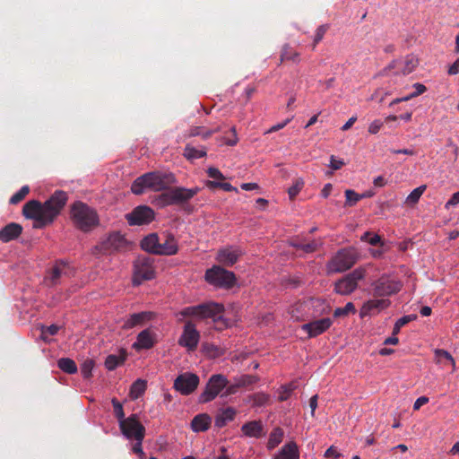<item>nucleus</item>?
Masks as SVG:
<instances>
[{
    "label": "nucleus",
    "mask_w": 459,
    "mask_h": 459,
    "mask_svg": "<svg viewBox=\"0 0 459 459\" xmlns=\"http://www.w3.org/2000/svg\"><path fill=\"white\" fill-rule=\"evenodd\" d=\"M176 182L177 179L173 173L155 170L144 173L134 179L131 186V191L137 195L143 194L145 190L161 192Z\"/></svg>",
    "instance_id": "obj_1"
},
{
    "label": "nucleus",
    "mask_w": 459,
    "mask_h": 459,
    "mask_svg": "<svg viewBox=\"0 0 459 459\" xmlns=\"http://www.w3.org/2000/svg\"><path fill=\"white\" fill-rule=\"evenodd\" d=\"M70 217L74 226L82 232H90L99 225L97 212L81 201L71 205Z\"/></svg>",
    "instance_id": "obj_2"
},
{
    "label": "nucleus",
    "mask_w": 459,
    "mask_h": 459,
    "mask_svg": "<svg viewBox=\"0 0 459 459\" xmlns=\"http://www.w3.org/2000/svg\"><path fill=\"white\" fill-rule=\"evenodd\" d=\"M200 191L201 188L198 186L192 188L169 186L168 189L161 191L162 193L155 198L154 203L160 207L182 205L190 201Z\"/></svg>",
    "instance_id": "obj_3"
},
{
    "label": "nucleus",
    "mask_w": 459,
    "mask_h": 459,
    "mask_svg": "<svg viewBox=\"0 0 459 459\" xmlns=\"http://www.w3.org/2000/svg\"><path fill=\"white\" fill-rule=\"evenodd\" d=\"M130 242L119 231H113L101 238L94 249L98 254L108 255L126 251Z\"/></svg>",
    "instance_id": "obj_4"
},
{
    "label": "nucleus",
    "mask_w": 459,
    "mask_h": 459,
    "mask_svg": "<svg viewBox=\"0 0 459 459\" xmlns=\"http://www.w3.org/2000/svg\"><path fill=\"white\" fill-rule=\"evenodd\" d=\"M205 280L215 287L230 289L234 286L236 276L234 273L220 265H213L212 268L206 270Z\"/></svg>",
    "instance_id": "obj_5"
},
{
    "label": "nucleus",
    "mask_w": 459,
    "mask_h": 459,
    "mask_svg": "<svg viewBox=\"0 0 459 459\" xmlns=\"http://www.w3.org/2000/svg\"><path fill=\"white\" fill-rule=\"evenodd\" d=\"M358 253L353 248H343L337 252L328 264L333 273H342L351 268L358 260Z\"/></svg>",
    "instance_id": "obj_6"
},
{
    "label": "nucleus",
    "mask_w": 459,
    "mask_h": 459,
    "mask_svg": "<svg viewBox=\"0 0 459 459\" xmlns=\"http://www.w3.org/2000/svg\"><path fill=\"white\" fill-rule=\"evenodd\" d=\"M419 65V59L414 55H408L403 58L392 61L383 69L381 74L387 75L393 72L394 75H407L413 72Z\"/></svg>",
    "instance_id": "obj_7"
},
{
    "label": "nucleus",
    "mask_w": 459,
    "mask_h": 459,
    "mask_svg": "<svg viewBox=\"0 0 459 459\" xmlns=\"http://www.w3.org/2000/svg\"><path fill=\"white\" fill-rule=\"evenodd\" d=\"M118 425L123 436L129 440H140L145 437V428L136 414H131L126 420H120Z\"/></svg>",
    "instance_id": "obj_8"
},
{
    "label": "nucleus",
    "mask_w": 459,
    "mask_h": 459,
    "mask_svg": "<svg viewBox=\"0 0 459 459\" xmlns=\"http://www.w3.org/2000/svg\"><path fill=\"white\" fill-rule=\"evenodd\" d=\"M68 200L67 193L62 190H56L44 204L45 212L48 216L49 223L60 213Z\"/></svg>",
    "instance_id": "obj_9"
},
{
    "label": "nucleus",
    "mask_w": 459,
    "mask_h": 459,
    "mask_svg": "<svg viewBox=\"0 0 459 459\" xmlns=\"http://www.w3.org/2000/svg\"><path fill=\"white\" fill-rule=\"evenodd\" d=\"M227 385L228 380L225 376L221 374L212 375L209 378L204 391L201 394L199 402L205 403L212 401Z\"/></svg>",
    "instance_id": "obj_10"
},
{
    "label": "nucleus",
    "mask_w": 459,
    "mask_h": 459,
    "mask_svg": "<svg viewBox=\"0 0 459 459\" xmlns=\"http://www.w3.org/2000/svg\"><path fill=\"white\" fill-rule=\"evenodd\" d=\"M365 276V270L357 268L335 283L334 290L341 295H349L358 287V282Z\"/></svg>",
    "instance_id": "obj_11"
},
{
    "label": "nucleus",
    "mask_w": 459,
    "mask_h": 459,
    "mask_svg": "<svg viewBox=\"0 0 459 459\" xmlns=\"http://www.w3.org/2000/svg\"><path fill=\"white\" fill-rule=\"evenodd\" d=\"M155 218L154 211L147 205H139L126 214V219L131 226L150 224Z\"/></svg>",
    "instance_id": "obj_12"
},
{
    "label": "nucleus",
    "mask_w": 459,
    "mask_h": 459,
    "mask_svg": "<svg viewBox=\"0 0 459 459\" xmlns=\"http://www.w3.org/2000/svg\"><path fill=\"white\" fill-rule=\"evenodd\" d=\"M22 214L27 219H32L38 222V227H44L49 224L43 204L39 201L30 200L27 202L22 208Z\"/></svg>",
    "instance_id": "obj_13"
},
{
    "label": "nucleus",
    "mask_w": 459,
    "mask_h": 459,
    "mask_svg": "<svg viewBox=\"0 0 459 459\" xmlns=\"http://www.w3.org/2000/svg\"><path fill=\"white\" fill-rule=\"evenodd\" d=\"M203 307L199 312L200 318H212L213 322L217 323L220 327H226L228 325L227 321L223 318L222 313L224 307L222 304L216 302H207L200 304Z\"/></svg>",
    "instance_id": "obj_14"
},
{
    "label": "nucleus",
    "mask_w": 459,
    "mask_h": 459,
    "mask_svg": "<svg viewBox=\"0 0 459 459\" xmlns=\"http://www.w3.org/2000/svg\"><path fill=\"white\" fill-rule=\"evenodd\" d=\"M373 296L376 298H383L395 294L401 290L402 284L400 281L391 280L386 277H381L373 284Z\"/></svg>",
    "instance_id": "obj_15"
},
{
    "label": "nucleus",
    "mask_w": 459,
    "mask_h": 459,
    "mask_svg": "<svg viewBox=\"0 0 459 459\" xmlns=\"http://www.w3.org/2000/svg\"><path fill=\"white\" fill-rule=\"evenodd\" d=\"M199 341L200 333L191 321H187L185 324L183 333L178 339V344L186 348L188 351H194L196 350Z\"/></svg>",
    "instance_id": "obj_16"
},
{
    "label": "nucleus",
    "mask_w": 459,
    "mask_h": 459,
    "mask_svg": "<svg viewBox=\"0 0 459 459\" xmlns=\"http://www.w3.org/2000/svg\"><path fill=\"white\" fill-rule=\"evenodd\" d=\"M198 385V376L189 372L179 375L174 381V388L183 395L192 394Z\"/></svg>",
    "instance_id": "obj_17"
},
{
    "label": "nucleus",
    "mask_w": 459,
    "mask_h": 459,
    "mask_svg": "<svg viewBox=\"0 0 459 459\" xmlns=\"http://www.w3.org/2000/svg\"><path fill=\"white\" fill-rule=\"evenodd\" d=\"M155 272L149 258L138 259L134 264V285H140L143 281L154 278Z\"/></svg>",
    "instance_id": "obj_18"
},
{
    "label": "nucleus",
    "mask_w": 459,
    "mask_h": 459,
    "mask_svg": "<svg viewBox=\"0 0 459 459\" xmlns=\"http://www.w3.org/2000/svg\"><path fill=\"white\" fill-rule=\"evenodd\" d=\"M242 255L243 252L239 247L230 246L217 252L216 260L224 266H232Z\"/></svg>",
    "instance_id": "obj_19"
},
{
    "label": "nucleus",
    "mask_w": 459,
    "mask_h": 459,
    "mask_svg": "<svg viewBox=\"0 0 459 459\" xmlns=\"http://www.w3.org/2000/svg\"><path fill=\"white\" fill-rule=\"evenodd\" d=\"M333 322L329 317L311 321L302 325V330L307 333L309 337H316L330 328Z\"/></svg>",
    "instance_id": "obj_20"
},
{
    "label": "nucleus",
    "mask_w": 459,
    "mask_h": 459,
    "mask_svg": "<svg viewBox=\"0 0 459 459\" xmlns=\"http://www.w3.org/2000/svg\"><path fill=\"white\" fill-rule=\"evenodd\" d=\"M65 276H69V266L66 263L59 261L50 269L46 281L48 285L55 286L59 284Z\"/></svg>",
    "instance_id": "obj_21"
},
{
    "label": "nucleus",
    "mask_w": 459,
    "mask_h": 459,
    "mask_svg": "<svg viewBox=\"0 0 459 459\" xmlns=\"http://www.w3.org/2000/svg\"><path fill=\"white\" fill-rule=\"evenodd\" d=\"M391 301L389 299H370L363 304L360 308L359 316L360 317H365L368 316H372L379 313L384 308H386L390 306Z\"/></svg>",
    "instance_id": "obj_22"
},
{
    "label": "nucleus",
    "mask_w": 459,
    "mask_h": 459,
    "mask_svg": "<svg viewBox=\"0 0 459 459\" xmlns=\"http://www.w3.org/2000/svg\"><path fill=\"white\" fill-rule=\"evenodd\" d=\"M153 317L154 313L151 311H143L140 313L132 314L127 319L125 320L122 325V329L130 330L136 326H143L146 322L152 320Z\"/></svg>",
    "instance_id": "obj_23"
},
{
    "label": "nucleus",
    "mask_w": 459,
    "mask_h": 459,
    "mask_svg": "<svg viewBox=\"0 0 459 459\" xmlns=\"http://www.w3.org/2000/svg\"><path fill=\"white\" fill-rule=\"evenodd\" d=\"M155 337L156 334L152 330L144 329L138 333L136 341L133 343V348L136 351L149 350L154 346Z\"/></svg>",
    "instance_id": "obj_24"
},
{
    "label": "nucleus",
    "mask_w": 459,
    "mask_h": 459,
    "mask_svg": "<svg viewBox=\"0 0 459 459\" xmlns=\"http://www.w3.org/2000/svg\"><path fill=\"white\" fill-rule=\"evenodd\" d=\"M22 232V227L16 222H10L0 230V241L7 243L16 239Z\"/></svg>",
    "instance_id": "obj_25"
},
{
    "label": "nucleus",
    "mask_w": 459,
    "mask_h": 459,
    "mask_svg": "<svg viewBox=\"0 0 459 459\" xmlns=\"http://www.w3.org/2000/svg\"><path fill=\"white\" fill-rule=\"evenodd\" d=\"M178 250V243L175 238L171 235H168L162 243L160 242L159 251H156V255H172L177 254Z\"/></svg>",
    "instance_id": "obj_26"
},
{
    "label": "nucleus",
    "mask_w": 459,
    "mask_h": 459,
    "mask_svg": "<svg viewBox=\"0 0 459 459\" xmlns=\"http://www.w3.org/2000/svg\"><path fill=\"white\" fill-rule=\"evenodd\" d=\"M299 451L297 444L294 441H290L285 444L280 450V452L274 456V459H299Z\"/></svg>",
    "instance_id": "obj_27"
},
{
    "label": "nucleus",
    "mask_w": 459,
    "mask_h": 459,
    "mask_svg": "<svg viewBox=\"0 0 459 459\" xmlns=\"http://www.w3.org/2000/svg\"><path fill=\"white\" fill-rule=\"evenodd\" d=\"M211 422L212 420L208 414H198L192 420L191 428L195 432L205 431L210 428Z\"/></svg>",
    "instance_id": "obj_28"
},
{
    "label": "nucleus",
    "mask_w": 459,
    "mask_h": 459,
    "mask_svg": "<svg viewBox=\"0 0 459 459\" xmlns=\"http://www.w3.org/2000/svg\"><path fill=\"white\" fill-rule=\"evenodd\" d=\"M244 435L250 437H260L264 435V428L260 421H249L241 428Z\"/></svg>",
    "instance_id": "obj_29"
},
{
    "label": "nucleus",
    "mask_w": 459,
    "mask_h": 459,
    "mask_svg": "<svg viewBox=\"0 0 459 459\" xmlns=\"http://www.w3.org/2000/svg\"><path fill=\"white\" fill-rule=\"evenodd\" d=\"M284 61H292L299 63L300 61L299 53L296 51L290 44H284L280 53V63L281 65Z\"/></svg>",
    "instance_id": "obj_30"
},
{
    "label": "nucleus",
    "mask_w": 459,
    "mask_h": 459,
    "mask_svg": "<svg viewBox=\"0 0 459 459\" xmlns=\"http://www.w3.org/2000/svg\"><path fill=\"white\" fill-rule=\"evenodd\" d=\"M236 413V410L232 407L221 410L215 418V426L217 428L224 427L229 421L234 420Z\"/></svg>",
    "instance_id": "obj_31"
},
{
    "label": "nucleus",
    "mask_w": 459,
    "mask_h": 459,
    "mask_svg": "<svg viewBox=\"0 0 459 459\" xmlns=\"http://www.w3.org/2000/svg\"><path fill=\"white\" fill-rule=\"evenodd\" d=\"M160 239L157 234L152 233L143 238L141 241V247L152 254H156L159 251Z\"/></svg>",
    "instance_id": "obj_32"
},
{
    "label": "nucleus",
    "mask_w": 459,
    "mask_h": 459,
    "mask_svg": "<svg viewBox=\"0 0 459 459\" xmlns=\"http://www.w3.org/2000/svg\"><path fill=\"white\" fill-rule=\"evenodd\" d=\"M126 356L127 353L125 350H121L119 354H110L106 358L105 367L108 370H114L125 362Z\"/></svg>",
    "instance_id": "obj_33"
},
{
    "label": "nucleus",
    "mask_w": 459,
    "mask_h": 459,
    "mask_svg": "<svg viewBox=\"0 0 459 459\" xmlns=\"http://www.w3.org/2000/svg\"><path fill=\"white\" fill-rule=\"evenodd\" d=\"M310 305L315 309L313 313L315 317L330 312V307L323 299H313L310 300Z\"/></svg>",
    "instance_id": "obj_34"
},
{
    "label": "nucleus",
    "mask_w": 459,
    "mask_h": 459,
    "mask_svg": "<svg viewBox=\"0 0 459 459\" xmlns=\"http://www.w3.org/2000/svg\"><path fill=\"white\" fill-rule=\"evenodd\" d=\"M283 438V430L281 428H275L273 429V431L270 433L267 447L268 449H273L275 448Z\"/></svg>",
    "instance_id": "obj_35"
},
{
    "label": "nucleus",
    "mask_w": 459,
    "mask_h": 459,
    "mask_svg": "<svg viewBox=\"0 0 459 459\" xmlns=\"http://www.w3.org/2000/svg\"><path fill=\"white\" fill-rule=\"evenodd\" d=\"M58 368L67 373V374H74L77 372V366L72 359L69 358H61L57 360Z\"/></svg>",
    "instance_id": "obj_36"
},
{
    "label": "nucleus",
    "mask_w": 459,
    "mask_h": 459,
    "mask_svg": "<svg viewBox=\"0 0 459 459\" xmlns=\"http://www.w3.org/2000/svg\"><path fill=\"white\" fill-rule=\"evenodd\" d=\"M146 389V381L143 379H137L133 383L130 388V397L132 399L139 398Z\"/></svg>",
    "instance_id": "obj_37"
},
{
    "label": "nucleus",
    "mask_w": 459,
    "mask_h": 459,
    "mask_svg": "<svg viewBox=\"0 0 459 459\" xmlns=\"http://www.w3.org/2000/svg\"><path fill=\"white\" fill-rule=\"evenodd\" d=\"M219 128L206 129L204 126H195L189 130V136H201L203 139L211 137L214 133L218 132Z\"/></svg>",
    "instance_id": "obj_38"
},
{
    "label": "nucleus",
    "mask_w": 459,
    "mask_h": 459,
    "mask_svg": "<svg viewBox=\"0 0 459 459\" xmlns=\"http://www.w3.org/2000/svg\"><path fill=\"white\" fill-rule=\"evenodd\" d=\"M205 155H206V152L204 150H198L189 144H187L184 150V156L187 160L200 159V158L204 157Z\"/></svg>",
    "instance_id": "obj_39"
},
{
    "label": "nucleus",
    "mask_w": 459,
    "mask_h": 459,
    "mask_svg": "<svg viewBox=\"0 0 459 459\" xmlns=\"http://www.w3.org/2000/svg\"><path fill=\"white\" fill-rule=\"evenodd\" d=\"M205 185L210 189L221 188L227 192H232V191L238 192V189L235 186H233L230 183H226V182H217V181L208 180Z\"/></svg>",
    "instance_id": "obj_40"
},
{
    "label": "nucleus",
    "mask_w": 459,
    "mask_h": 459,
    "mask_svg": "<svg viewBox=\"0 0 459 459\" xmlns=\"http://www.w3.org/2000/svg\"><path fill=\"white\" fill-rule=\"evenodd\" d=\"M361 241L368 242L371 246H377V245H383V242L381 240V237L376 233H372L370 231L365 232L360 237Z\"/></svg>",
    "instance_id": "obj_41"
},
{
    "label": "nucleus",
    "mask_w": 459,
    "mask_h": 459,
    "mask_svg": "<svg viewBox=\"0 0 459 459\" xmlns=\"http://www.w3.org/2000/svg\"><path fill=\"white\" fill-rule=\"evenodd\" d=\"M304 180L297 178L294 180L292 186L288 189V195L290 200H293L304 186Z\"/></svg>",
    "instance_id": "obj_42"
},
{
    "label": "nucleus",
    "mask_w": 459,
    "mask_h": 459,
    "mask_svg": "<svg viewBox=\"0 0 459 459\" xmlns=\"http://www.w3.org/2000/svg\"><path fill=\"white\" fill-rule=\"evenodd\" d=\"M295 388L296 385L294 383L281 385L279 389V401L283 402L289 399Z\"/></svg>",
    "instance_id": "obj_43"
},
{
    "label": "nucleus",
    "mask_w": 459,
    "mask_h": 459,
    "mask_svg": "<svg viewBox=\"0 0 459 459\" xmlns=\"http://www.w3.org/2000/svg\"><path fill=\"white\" fill-rule=\"evenodd\" d=\"M292 246L297 249H300L306 253H312L316 250L317 243L316 241H310L308 243H302L300 241H295Z\"/></svg>",
    "instance_id": "obj_44"
},
{
    "label": "nucleus",
    "mask_w": 459,
    "mask_h": 459,
    "mask_svg": "<svg viewBox=\"0 0 459 459\" xmlns=\"http://www.w3.org/2000/svg\"><path fill=\"white\" fill-rule=\"evenodd\" d=\"M30 192L28 186H23L18 192H16L11 198L9 203L11 204H17L22 202Z\"/></svg>",
    "instance_id": "obj_45"
},
{
    "label": "nucleus",
    "mask_w": 459,
    "mask_h": 459,
    "mask_svg": "<svg viewBox=\"0 0 459 459\" xmlns=\"http://www.w3.org/2000/svg\"><path fill=\"white\" fill-rule=\"evenodd\" d=\"M356 312L355 306L352 302H348L343 307H337L334 312L333 316L335 317L340 316H348L350 313L354 314Z\"/></svg>",
    "instance_id": "obj_46"
},
{
    "label": "nucleus",
    "mask_w": 459,
    "mask_h": 459,
    "mask_svg": "<svg viewBox=\"0 0 459 459\" xmlns=\"http://www.w3.org/2000/svg\"><path fill=\"white\" fill-rule=\"evenodd\" d=\"M426 190V186H420L411 192L407 196L406 202L411 204L418 203L419 199Z\"/></svg>",
    "instance_id": "obj_47"
},
{
    "label": "nucleus",
    "mask_w": 459,
    "mask_h": 459,
    "mask_svg": "<svg viewBox=\"0 0 459 459\" xmlns=\"http://www.w3.org/2000/svg\"><path fill=\"white\" fill-rule=\"evenodd\" d=\"M111 403L114 408V414L117 419L118 423L120 422V420H126V418H125V412L123 410L122 403L117 398H113L111 400Z\"/></svg>",
    "instance_id": "obj_48"
},
{
    "label": "nucleus",
    "mask_w": 459,
    "mask_h": 459,
    "mask_svg": "<svg viewBox=\"0 0 459 459\" xmlns=\"http://www.w3.org/2000/svg\"><path fill=\"white\" fill-rule=\"evenodd\" d=\"M94 368V361L91 359H88L83 361L81 365V373L84 378H89L91 377V371Z\"/></svg>",
    "instance_id": "obj_49"
},
{
    "label": "nucleus",
    "mask_w": 459,
    "mask_h": 459,
    "mask_svg": "<svg viewBox=\"0 0 459 459\" xmlns=\"http://www.w3.org/2000/svg\"><path fill=\"white\" fill-rule=\"evenodd\" d=\"M346 196V205L352 206L360 199H362V195L357 194L355 191L348 189L345 191Z\"/></svg>",
    "instance_id": "obj_50"
},
{
    "label": "nucleus",
    "mask_w": 459,
    "mask_h": 459,
    "mask_svg": "<svg viewBox=\"0 0 459 459\" xmlns=\"http://www.w3.org/2000/svg\"><path fill=\"white\" fill-rule=\"evenodd\" d=\"M328 25L323 24L320 25L316 30L314 37V43H313V49L316 48V46L323 39L325 34L328 30Z\"/></svg>",
    "instance_id": "obj_51"
},
{
    "label": "nucleus",
    "mask_w": 459,
    "mask_h": 459,
    "mask_svg": "<svg viewBox=\"0 0 459 459\" xmlns=\"http://www.w3.org/2000/svg\"><path fill=\"white\" fill-rule=\"evenodd\" d=\"M59 326L56 325H51L48 326H42L41 334L42 338L46 340L48 336L56 335L59 331Z\"/></svg>",
    "instance_id": "obj_52"
},
{
    "label": "nucleus",
    "mask_w": 459,
    "mask_h": 459,
    "mask_svg": "<svg viewBox=\"0 0 459 459\" xmlns=\"http://www.w3.org/2000/svg\"><path fill=\"white\" fill-rule=\"evenodd\" d=\"M254 403L257 406H265L270 402V396L264 393H257L254 394Z\"/></svg>",
    "instance_id": "obj_53"
},
{
    "label": "nucleus",
    "mask_w": 459,
    "mask_h": 459,
    "mask_svg": "<svg viewBox=\"0 0 459 459\" xmlns=\"http://www.w3.org/2000/svg\"><path fill=\"white\" fill-rule=\"evenodd\" d=\"M435 356L437 363H442L443 360L449 362L453 359L448 351L440 349L435 351Z\"/></svg>",
    "instance_id": "obj_54"
},
{
    "label": "nucleus",
    "mask_w": 459,
    "mask_h": 459,
    "mask_svg": "<svg viewBox=\"0 0 459 459\" xmlns=\"http://www.w3.org/2000/svg\"><path fill=\"white\" fill-rule=\"evenodd\" d=\"M203 308L200 305L187 307L181 311V315L184 316H198L199 317V310Z\"/></svg>",
    "instance_id": "obj_55"
},
{
    "label": "nucleus",
    "mask_w": 459,
    "mask_h": 459,
    "mask_svg": "<svg viewBox=\"0 0 459 459\" xmlns=\"http://www.w3.org/2000/svg\"><path fill=\"white\" fill-rule=\"evenodd\" d=\"M258 378L255 376L244 375L238 380V385L240 386H247L255 384Z\"/></svg>",
    "instance_id": "obj_56"
},
{
    "label": "nucleus",
    "mask_w": 459,
    "mask_h": 459,
    "mask_svg": "<svg viewBox=\"0 0 459 459\" xmlns=\"http://www.w3.org/2000/svg\"><path fill=\"white\" fill-rule=\"evenodd\" d=\"M207 175L209 178H212L214 179H218V180L225 179V177L223 176V174L217 168H214V167H211L207 169Z\"/></svg>",
    "instance_id": "obj_57"
},
{
    "label": "nucleus",
    "mask_w": 459,
    "mask_h": 459,
    "mask_svg": "<svg viewBox=\"0 0 459 459\" xmlns=\"http://www.w3.org/2000/svg\"><path fill=\"white\" fill-rule=\"evenodd\" d=\"M413 87L415 88V91L409 95L410 100L420 96L427 91L426 86L419 82L414 83Z\"/></svg>",
    "instance_id": "obj_58"
},
{
    "label": "nucleus",
    "mask_w": 459,
    "mask_h": 459,
    "mask_svg": "<svg viewBox=\"0 0 459 459\" xmlns=\"http://www.w3.org/2000/svg\"><path fill=\"white\" fill-rule=\"evenodd\" d=\"M343 160L336 159L335 156L332 155L330 157V168L333 170L340 169L344 165Z\"/></svg>",
    "instance_id": "obj_59"
},
{
    "label": "nucleus",
    "mask_w": 459,
    "mask_h": 459,
    "mask_svg": "<svg viewBox=\"0 0 459 459\" xmlns=\"http://www.w3.org/2000/svg\"><path fill=\"white\" fill-rule=\"evenodd\" d=\"M204 349L212 357H219L222 354L221 349L212 344L204 345Z\"/></svg>",
    "instance_id": "obj_60"
},
{
    "label": "nucleus",
    "mask_w": 459,
    "mask_h": 459,
    "mask_svg": "<svg viewBox=\"0 0 459 459\" xmlns=\"http://www.w3.org/2000/svg\"><path fill=\"white\" fill-rule=\"evenodd\" d=\"M325 458H333V459H339L341 457V454L337 451V449L331 446L325 452Z\"/></svg>",
    "instance_id": "obj_61"
},
{
    "label": "nucleus",
    "mask_w": 459,
    "mask_h": 459,
    "mask_svg": "<svg viewBox=\"0 0 459 459\" xmlns=\"http://www.w3.org/2000/svg\"><path fill=\"white\" fill-rule=\"evenodd\" d=\"M416 319H417V315L411 314V315H407V316H404L399 318L397 320V322L399 323L400 325L404 326L408 323L414 321Z\"/></svg>",
    "instance_id": "obj_62"
},
{
    "label": "nucleus",
    "mask_w": 459,
    "mask_h": 459,
    "mask_svg": "<svg viewBox=\"0 0 459 459\" xmlns=\"http://www.w3.org/2000/svg\"><path fill=\"white\" fill-rule=\"evenodd\" d=\"M383 126V123L380 121V120H375L373 121L369 126H368V132L370 134H377L378 133V131L380 130V128L382 127Z\"/></svg>",
    "instance_id": "obj_63"
},
{
    "label": "nucleus",
    "mask_w": 459,
    "mask_h": 459,
    "mask_svg": "<svg viewBox=\"0 0 459 459\" xmlns=\"http://www.w3.org/2000/svg\"><path fill=\"white\" fill-rule=\"evenodd\" d=\"M459 204V191L455 192L452 195L451 198L448 200V202L446 204V207L449 206H455Z\"/></svg>",
    "instance_id": "obj_64"
}]
</instances>
